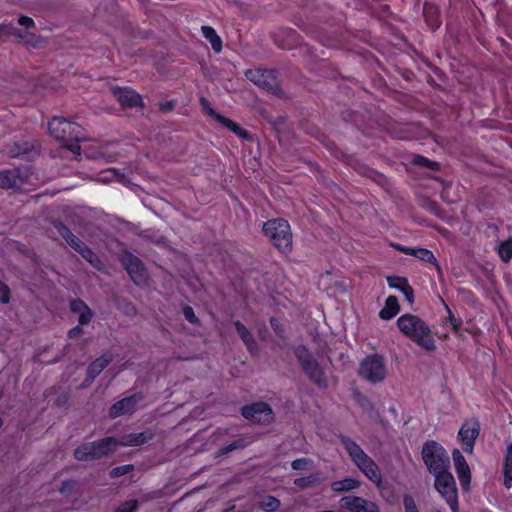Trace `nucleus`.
Returning <instances> with one entry per match:
<instances>
[{
	"label": "nucleus",
	"mask_w": 512,
	"mask_h": 512,
	"mask_svg": "<svg viewBox=\"0 0 512 512\" xmlns=\"http://www.w3.org/2000/svg\"><path fill=\"white\" fill-rule=\"evenodd\" d=\"M400 332L427 352H433L437 346L429 325L419 316L406 313L397 319Z\"/></svg>",
	"instance_id": "nucleus-1"
},
{
	"label": "nucleus",
	"mask_w": 512,
	"mask_h": 512,
	"mask_svg": "<svg viewBox=\"0 0 512 512\" xmlns=\"http://www.w3.org/2000/svg\"><path fill=\"white\" fill-rule=\"evenodd\" d=\"M48 130L51 136L64 143L65 148L74 154H80L79 142L84 139L81 125L62 117H53L48 123Z\"/></svg>",
	"instance_id": "nucleus-2"
},
{
	"label": "nucleus",
	"mask_w": 512,
	"mask_h": 512,
	"mask_svg": "<svg viewBox=\"0 0 512 512\" xmlns=\"http://www.w3.org/2000/svg\"><path fill=\"white\" fill-rule=\"evenodd\" d=\"M340 442L358 469L380 488L382 485V475L375 461L351 438L340 436Z\"/></svg>",
	"instance_id": "nucleus-3"
},
{
	"label": "nucleus",
	"mask_w": 512,
	"mask_h": 512,
	"mask_svg": "<svg viewBox=\"0 0 512 512\" xmlns=\"http://www.w3.org/2000/svg\"><path fill=\"white\" fill-rule=\"evenodd\" d=\"M118 446V438L109 436L81 444L74 450V457L83 462L100 460L112 454Z\"/></svg>",
	"instance_id": "nucleus-4"
},
{
	"label": "nucleus",
	"mask_w": 512,
	"mask_h": 512,
	"mask_svg": "<svg viewBox=\"0 0 512 512\" xmlns=\"http://www.w3.org/2000/svg\"><path fill=\"white\" fill-rule=\"evenodd\" d=\"M262 230L280 252L284 254L291 252L292 232L287 220L281 218L268 220L263 224Z\"/></svg>",
	"instance_id": "nucleus-5"
},
{
	"label": "nucleus",
	"mask_w": 512,
	"mask_h": 512,
	"mask_svg": "<svg viewBox=\"0 0 512 512\" xmlns=\"http://www.w3.org/2000/svg\"><path fill=\"white\" fill-rule=\"evenodd\" d=\"M422 459L430 473L442 474L450 467V458L446 450L438 442L427 440L422 447Z\"/></svg>",
	"instance_id": "nucleus-6"
},
{
	"label": "nucleus",
	"mask_w": 512,
	"mask_h": 512,
	"mask_svg": "<svg viewBox=\"0 0 512 512\" xmlns=\"http://www.w3.org/2000/svg\"><path fill=\"white\" fill-rule=\"evenodd\" d=\"M294 353L308 379L319 388H327L328 381L325 371L312 356L308 348L304 345H299L295 348Z\"/></svg>",
	"instance_id": "nucleus-7"
},
{
	"label": "nucleus",
	"mask_w": 512,
	"mask_h": 512,
	"mask_svg": "<svg viewBox=\"0 0 512 512\" xmlns=\"http://www.w3.org/2000/svg\"><path fill=\"white\" fill-rule=\"evenodd\" d=\"M357 374L360 378L376 384L385 380L387 366L382 355L372 354L366 356L359 364Z\"/></svg>",
	"instance_id": "nucleus-8"
},
{
	"label": "nucleus",
	"mask_w": 512,
	"mask_h": 512,
	"mask_svg": "<svg viewBox=\"0 0 512 512\" xmlns=\"http://www.w3.org/2000/svg\"><path fill=\"white\" fill-rule=\"evenodd\" d=\"M245 76L256 86L273 95L280 96L282 94L278 73L275 70L261 68L249 69L246 71Z\"/></svg>",
	"instance_id": "nucleus-9"
},
{
	"label": "nucleus",
	"mask_w": 512,
	"mask_h": 512,
	"mask_svg": "<svg viewBox=\"0 0 512 512\" xmlns=\"http://www.w3.org/2000/svg\"><path fill=\"white\" fill-rule=\"evenodd\" d=\"M435 489L445 499L452 512H458V494L456 488V482L453 475L447 470L442 474L434 475Z\"/></svg>",
	"instance_id": "nucleus-10"
},
{
	"label": "nucleus",
	"mask_w": 512,
	"mask_h": 512,
	"mask_svg": "<svg viewBox=\"0 0 512 512\" xmlns=\"http://www.w3.org/2000/svg\"><path fill=\"white\" fill-rule=\"evenodd\" d=\"M241 414L245 419L257 424L268 425L274 421V412L266 402L245 405L241 409Z\"/></svg>",
	"instance_id": "nucleus-11"
},
{
	"label": "nucleus",
	"mask_w": 512,
	"mask_h": 512,
	"mask_svg": "<svg viewBox=\"0 0 512 512\" xmlns=\"http://www.w3.org/2000/svg\"><path fill=\"white\" fill-rule=\"evenodd\" d=\"M120 262L137 286L146 283L147 273L143 262L133 253L125 251L120 256Z\"/></svg>",
	"instance_id": "nucleus-12"
},
{
	"label": "nucleus",
	"mask_w": 512,
	"mask_h": 512,
	"mask_svg": "<svg viewBox=\"0 0 512 512\" xmlns=\"http://www.w3.org/2000/svg\"><path fill=\"white\" fill-rule=\"evenodd\" d=\"M29 171L26 168H12L0 171V188L12 189L20 188L28 182Z\"/></svg>",
	"instance_id": "nucleus-13"
},
{
	"label": "nucleus",
	"mask_w": 512,
	"mask_h": 512,
	"mask_svg": "<svg viewBox=\"0 0 512 512\" xmlns=\"http://www.w3.org/2000/svg\"><path fill=\"white\" fill-rule=\"evenodd\" d=\"M201 104L203 107L207 108L206 112L209 116L214 118L218 123L223 125L225 128L233 132L235 135H237L239 138L250 141L252 140V135L242 128L238 123L232 121L231 119L219 114L216 112L213 108L208 107L209 103L205 98H201Z\"/></svg>",
	"instance_id": "nucleus-14"
},
{
	"label": "nucleus",
	"mask_w": 512,
	"mask_h": 512,
	"mask_svg": "<svg viewBox=\"0 0 512 512\" xmlns=\"http://www.w3.org/2000/svg\"><path fill=\"white\" fill-rule=\"evenodd\" d=\"M111 92L123 108H136L143 106L141 95L132 88L114 86L111 88Z\"/></svg>",
	"instance_id": "nucleus-15"
},
{
	"label": "nucleus",
	"mask_w": 512,
	"mask_h": 512,
	"mask_svg": "<svg viewBox=\"0 0 512 512\" xmlns=\"http://www.w3.org/2000/svg\"><path fill=\"white\" fill-rule=\"evenodd\" d=\"M339 503L342 509L350 512H380L374 502L354 495L342 497Z\"/></svg>",
	"instance_id": "nucleus-16"
},
{
	"label": "nucleus",
	"mask_w": 512,
	"mask_h": 512,
	"mask_svg": "<svg viewBox=\"0 0 512 512\" xmlns=\"http://www.w3.org/2000/svg\"><path fill=\"white\" fill-rule=\"evenodd\" d=\"M143 398V394L138 392L117 401L111 406L109 410V416L111 418H117L125 414L133 413L136 405L141 402Z\"/></svg>",
	"instance_id": "nucleus-17"
},
{
	"label": "nucleus",
	"mask_w": 512,
	"mask_h": 512,
	"mask_svg": "<svg viewBox=\"0 0 512 512\" xmlns=\"http://www.w3.org/2000/svg\"><path fill=\"white\" fill-rule=\"evenodd\" d=\"M452 458L455 466V470L464 491H469L471 482V471L466 459L459 449H454L452 452Z\"/></svg>",
	"instance_id": "nucleus-18"
},
{
	"label": "nucleus",
	"mask_w": 512,
	"mask_h": 512,
	"mask_svg": "<svg viewBox=\"0 0 512 512\" xmlns=\"http://www.w3.org/2000/svg\"><path fill=\"white\" fill-rule=\"evenodd\" d=\"M480 432V424L478 421L466 422L459 430V438L463 444V450L472 453L475 441Z\"/></svg>",
	"instance_id": "nucleus-19"
},
{
	"label": "nucleus",
	"mask_w": 512,
	"mask_h": 512,
	"mask_svg": "<svg viewBox=\"0 0 512 512\" xmlns=\"http://www.w3.org/2000/svg\"><path fill=\"white\" fill-rule=\"evenodd\" d=\"M12 157L32 159L39 155L40 145L37 141H20L15 142L10 149Z\"/></svg>",
	"instance_id": "nucleus-20"
},
{
	"label": "nucleus",
	"mask_w": 512,
	"mask_h": 512,
	"mask_svg": "<svg viewBox=\"0 0 512 512\" xmlns=\"http://www.w3.org/2000/svg\"><path fill=\"white\" fill-rule=\"evenodd\" d=\"M113 361L112 354H102L95 359L87 368V378L84 381L85 386H89L94 379Z\"/></svg>",
	"instance_id": "nucleus-21"
},
{
	"label": "nucleus",
	"mask_w": 512,
	"mask_h": 512,
	"mask_svg": "<svg viewBox=\"0 0 512 512\" xmlns=\"http://www.w3.org/2000/svg\"><path fill=\"white\" fill-rule=\"evenodd\" d=\"M154 438V433L151 430H145L139 433H131L124 435L121 439H118L119 446H140Z\"/></svg>",
	"instance_id": "nucleus-22"
},
{
	"label": "nucleus",
	"mask_w": 512,
	"mask_h": 512,
	"mask_svg": "<svg viewBox=\"0 0 512 512\" xmlns=\"http://www.w3.org/2000/svg\"><path fill=\"white\" fill-rule=\"evenodd\" d=\"M234 326H235V329H236L237 333L239 334L241 340L245 344L247 350L252 355H257L259 353V347H258V344L255 341L253 335L250 333V331L246 328V326L242 322H240L238 320L234 322Z\"/></svg>",
	"instance_id": "nucleus-23"
},
{
	"label": "nucleus",
	"mask_w": 512,
	"mask_h": 512,
	"mask_svg": "<svg viewBox=\"0 0 512 512\" xmlns=\"http://www.w3.org/2000/svg\"><path fill=\"white\" fill-rule=\"evenodd\" d=\"M53 226L66 243L75 251L81 248L84 244V242L74 235L72 231L61 221H54Z\"/></svg>",
	"instance_id": "nucleus-24"
},
{
	"label": "nucleus",
	"mask_w": 512,
	"mask_h": 512,
	"mask_svg": "<svg viewBox=\"0 0 512 512\" xmlns=\"http://www.w3.org/2000/svg\"><path fill=\"white\" fill-rule=\"evenodd\" d=\"M70 309L72 312L79 314L78 322L80 325H86L91 321L93 316L92 310L83 300H72L70 303Z\"/></svg>",
	"instance_id": "nucleus-25"
},
{
	"label": "nucleus",
	"mask_w": 512,
	"mask_h": 512,
	"mask_svg": "<svg viewBox=\"0 0 512 512\" xmlns=\"http://www.w3.org/2000/svg\"><path fill=\"white\" fill-rule=\"evenodd\" d=\"M504 486L507 489L512 487V443L508 444L503 460Z\"/></svg>",
	"instance_id": "nucleus-26"
},
{
	"label": "nucleus",
	"mask_w": 512,
	"mask_h": 512,
	"mask_svg": "<svg viewBox=\"0 0 512 512\" xmlns=\"http://www.w3.org/2000/svg\"><path fill=\"white\" fill-rule=\"evenodd\" d=\"M400 310L396 296H389L385 301V306L380 310L379 317L383 320H390L395 317Z\"/></svg>",
	"instance_id": "nucleus-27"
},
{
	"label": "nucleus",
	"mask_w": 512,
	"mask_h": 512,
	"mask_svg": "<svg viewBox=\"0 0 512 512\" xmlns=\"http://www.w3.org/2000/svg\"><path fill=\"white\" fill-rule=\"evenodd\" d=\"M203 36L210 42L212 49L219 53L222 50V40L217 35L214 28L210 26H202L201 28Z\"/></svg>",
	"instance_id": "nucleus-28"
},
{
	"label": "nucleus",
	"mask_w": 512,
	"mask_h": 512,
	"mask_svg": "<svg viewBox=\"0 0 512 512\" xmlns=\"http://www.w3.org/2000/svg\"><path fill=\"white\" fill-rule=\"evenodd\" d=\"M76 252H78L94 268H96L98 270L101 269L102 261L95 254V252L90 247H88L85 243Z\"/></svg>",
	"instance_id": "nucleus-29"
},
{
	"label": "nucleus",
	"mask_w": 512,
	"mask_h": 512,
	"mask_svg": "<svg viewBox=\"0 0 512 512\" xmlns=\"http://www.w3.org/2000/svg\"><path fill=\"white\" fill-rule=\"evenodd\" d=\"M359 485H360V481H358L354 478L348 477V478H345L342 480L334 481L331 484V488L335 492H345V491L353 490V489L359 487Z\"/></svg>",
	"instance_id": "nucleus-30"
},
{
	"label": "nucleus",
	"mask_w": 512,
	"mask_h": 512,
	"mask_svg": "<svg viewBox=\"0 0 512 512\" xmlns=\"http://www.w3.org/2000/svg\"><path fill=\"white\" fill-rule=\"evenodd\" d=\"M10 37H16V38H19V39H23L24 38V34L22 33L21 30L16 28L11 23H9V24H5V23L0 24V40L6 41Z\"/></svg>",
	"instance_id": "nucleus-31"
},
{
	"label": "nucleus",
	"mask_w": 512,
	"mask_h": 512,
	"mask_svg": "<svg viewBox=\"0 0 512 512\" xmlns=\"http://www.w3.org/2000/svg\"><path fill=\"white\" fill-rule=\"evenodd\" d=\"M498 254L505 263H508L512 259V238L503 241L499 245Z\"/></svg>",
	"instance_id": "nucleus-32"
},
{
	"label": "nucleus",
	"mask_w": 512,
	"mask_h": 512,
	"mask_svg": "<svg viewBox=\"0 0 512 512\" xmlns=\"http://www.w3.org/2000/svg\"><path fill=\"white\" fill-rule=\"evenodd\" d=\"M245 446H246V442L244 439H237V440L231 442L230 444L221 447L217 452V456L226 455L234 450L242 449Z\"/></svg>",
	"instance_id": "nucleus-33"
},
{
	"label": "nucleus",
	"mask_w": 512,
	"mask_h": 512,
	"mask_svg": "<svg viewBox=\"0 0 512 512\" xmlns=\"http://www.w3.org/2000/svg\"><path fill=\"white\" fill-rule=\"evenodd\" d=\"M319 478L317 475H310L307 477H300L294 480V484L300 488H311L317 485Z\"/></svg>",
	"instance_id": "nucleus-34"
},
{
	"label": "nucleus",
	"mask_w": 512,
	"mask_h": 512,
	"mask_svg": "<svg viewBox=\"0 0 512 512\" xmlns=\"http://www.w3.org/2000/svg\"><path fill=\"white\" fill-rule=\"evenodd\" d=\"M279 507L280 501L273 496H267L260 503V508L266 512H275Z\"/></svg>",
	"instance_id": "nucleus-35"
},
{
	"label": "nucleus",
	"mask_w": 512,
	"mask_h": 512,
	"mask_svg": "<svg viewBox=\"0 0 512 512\" xmlns=\"http://www.w3.org/2000/svg\"><path fill=\"white\" fill-rule=\"evenodd\" d=\"M416 258H418L424 262H428V263L437 265V260L434 256V254L426 248H417Z\"/></svg>",
	"instance_id": "nucleus-36"
},
{
	"label": "nucleus",
	"mask_w": 512,
	"mask_h": 512,
	"mask_svg": "<svg viewBox=\"0 0 512 512\" xmlns=\"http://www.w3.org/2000/svg\"><path fill=\"white\" fill-rule=\"evenodd\" d=\"M133 470H134V466L132 464L117 466L110 470L109 476L111 478H118V477H121L123 475H126V474L132 472Z\"/></svg>",
	"instance_id": "nucleus-37"
},
{
	"label": "nucleus",
	"mask_w": 512,
	"mask_h": 512,
	"mask_svg": "<svg viewBox=\"0 0 512 512\" xmlns=\"http://www.w3.org/2000/svg\"><path fill=\"white\" fill-rule=\"evenodd\" d=\"M105 174H106V176L101 178V181H103V182H108V181H112V180H117V181L122 182L125 177L124 174L121 173L116 168L108 169L107 171H105Z\"/></svg>",
	"instance_id": "nucleus-38"
},
{
	"label": "nucleus",
	"mask_w": 512,
	"mask_h": 512,
	"mask_svg": "<svg viewBox=\"0 0 512 512\" xmlns=\"http://www.w3.org/2000/svg\"><path fill=\"white\" fill-rule=\"evenodd\" d=\"M138 506V501L136 499H131L119 505L114 512H136Z\"/></svg>",
	"instance_id": "nucleus-39"
},
{
	"label": "nucleus",
	"mask_w": 512,
	"mask_h": 512,
	"mask_svg": "<svg viewBox=\"0 0 512 512\" xmlns=\"http://www.w3.org/2000/svg\"><path fill=\"white\" fill-rule=\"evenodd\" d=\"M404 281H408L405 277H399V276H389L387 277V282L391 288L398 289L400 291H403L404 288Z\"/></svg>",
	"instance_id": "nucleus-40"
},
{
	"label": "nucleus",
	"mask_w": 512,
	"mask_h": 512,
	"mask_svg": "<svg viewBox=\"0 0 512 512\" xmlns=\"http://www.w3.org/2000/svg\"><path fill=\"white\" fill-rule=\"evenodd\" d=\"M182 312H183L185 319L189 323L195 324V325L200 324V321H199L198 317L195 315L194 310L191 306H188V305L184 306Z\"/></svg>",
	"instance_id": "nucleus-41"
},
{
	"label": "nucleus",
	"mask_w": 512,
	"mask_h": 512,
	"mask_svg": "<svg viewBox=\"0 0 512 512\" xmlns=\"http://www.w3.org/2000/svg\"><path fill=\"white\" fill-rule=\"evenodd\" d=\"M77 485V482L75 480H65L62 482L60 488H59V491L60 493L66 495V496H70L75 488V486Z\"/></svg>",
	"instance_id": "nucleus-42"
},
{
	"label": "nucleus",
	"mask_w": 512,
	"mask_h": 512,
	"mask_svg": "<svg viewBox=\"0 0 512 512\" xmlns=\"http://www.w3.org/2000/svg\"><path fill=\"white\" fill-rule=\"evenodd\" d=\"M403 505L405 512H419L413 497L409 494L404 495Z\"/></svg>",
	"instance_id": "nucleus-43"
},
{
	"label": "nucleus",
	"mask_w": 512,
	"mask_h": 512,
	"mask_svg": "<svg viewBox=\"0 0 512 512\" xmlns=\"http://www.w3.org/2000/svg\"><path fill=\"white\" fill-rule=\"evenodd\" d=\"M10 288L0 280V302L8 304L10 302Z\"/></svg>",
	"instance_id": "nucleus-44"
},
{
	"label": "nucleus",
	"mask_w": 512,
	"mask_h": 512,
	"mask_svg": "<svg viewBox=\"0 0 512 512\" xmlns=\"http://www.w3.org/2000/svg\"><path fill=\"white\" fill-rule=\"evenodd\" d=\"M311 463V460L308 458H298L291 463V467L293 470H305L308 465Z\"/></svg>",
	"instance_id": "nucleus-45"
},
{
	"label": "nucleus",
	"mask_w": 512,
	"mask_h": 512,
	"mask_svg": "<svg viewBox=\"0 0 512 512\" xmlns=\"http://www.w3.org/2000/svg\"><path fill=\"white\" fill-rule=\"evenodd\" d=\"M119 308L128 316H134L137 313L135 306L129 301H123V304L119 305Z\"/></svg>",
	"instance_id": "nucleus-46"
},
{
	"label": "nucleus",
	"mask_w": 512,
	"mask_h": 512,
	"mask_svg": "<svg viewBox=\"0 0 512 512\" xmlns=\"http://www.w3.org/2000/svg\"><path fill=\"white\" fill-rule=\"evenodd\" d=\"M404 288H403V291H401L404 296H405V299L410 303L412 304L414 302V290L413 288L411 287V285L408 283V281H404Z\"/></svg>",
	"instance_id": "nucleus-47"
},
{
	"label": "nucleus",
	"mask_w": 512,
	"mask_h": 512,
	"mask_svg": "<svg viewBox=\"0 0 512 512\" xmlns=\"http://www.w3.org/2000/svg\"><path fill=\"white\" fill-rule=\"evenodd\" d=\"M270 325L278 336L283 337L285 330L277 318L271 317Z\"/></svg>",
	"instance_id": "nucleus-48"
},
{
	"label": "nucleus",
	"mask_w": 512,
	"mask_h": 512,
	"mask_svg": "<svg viewBox=\"0 0 512 512\" xmlns=\"http://www.w3.org/2000/svg\"><path fill=\"white\" fill-rule=\"evenodd\" d=\"M18 24L25 27H33L35 25L32 18L24 15L18 18Z\"/></svg>",
	"instance_id": "nucleus-49"
},
{
	"label": "nucleus",
	"mask_w": 512,
	"mask_h": 512,
	"mask_svg": "<svg viewBox=\"0 0 512 512\" xmlns=\"http://www.w3.org/2000/svg\"><path fill=\"white\" fill-rule=\"evenodd\" d=\"M82 333H83V329L81 328V326L79 324L69 330L68 337L71 339H75V338H78L79 336H81Z\"/></svg>",
	"instance_id": "nucleus-50"
},
{
	"label": "nucleus",
	"mask_w": 512,
	"mask_h": 512,
	"mask_svg": "<svg viewBox=\"0 0 512 512\" xmlns=\"http://www.w3.org/2000/svg\"><path fill=\"white\" fill-rule=\"evenodd\" d=\"M412 162L415 165L425 166L429 163V159L421 155H415Z\"/></svg>",
	"instance_id": "nucleus-51"
},
{
	"label": "nucleus",
	"mask_w": 512,
	"mask_h": 512,
	"mask_svg": "<svg viewBox=\"0 0 512 512\" xmlns=\"http://www.w3.org/2000/svg\"><path fill=\"white\" fill-rule=\"evenodd\" d=\"M449 312V319H450V322H451V325L453 326L454 329H458L459 326L461 325V321L460 320H457L454 315L451 313L450 310H448Z\"/></svg>",
	"instance_id": "nucleus-52"
},
{
	"label": "nucleus",
	"mask_w": 512,
	"mask_h": 512,
	"mask_svg": "<svg viewBox=\"0 0 512 512\" xmlns=\"http://www.w3.org/2000/svg\"><path fill=\"white\" fill-rule=\"evenodd\" d=\"M173 103L172 102H165L160 104V108L162 111H170L173 109Z\"/></svg>",
	"instance_id": "nucleus-53"
},
{
	"label": "nucleus",
	"mask_w": 512,
	"mask_h": 512,
	"mask_svg": "<svg viewBox=\"0 0 512 512\" xmlns=\"http://www.w3.org/2000/svg\"><path fill=\"white\" fill-rule=\"evenodd\" d=\"M425 167L431 170H438L440 168V164L438 162L429 160V163H427Z\"/></svg>",
	"instance_id": "nucleus-54"
},
{
	"label": "nucleus",
	"mask_w": 512,
	"mask_h": 512,
	"mask_svg": "<svg viewBox=\"0 0 512 512\" xmlns=\"http://www.w3.org/2000/svg\"><path fill=\"white\" fill-rule=\"evenodd\" d=\"M416 250H417V248H411V247L405 246L404 254L416 257Z\"/></svg>",
	"instance_id": "nucleus-55"
},
{
	"label": "nucleus",
	"mask_w": 512,
	"mask_h": 512,
	"mask_svg": "<svg viewBox=\"0 0 512 512\" xmlns=\"http://www.w3.org/2000/svg\"><path fill=\"white\" fill-rule=\"evenodd\" d=\"M416 250H417V248H411V247L405 246L404 254L416 257Z\"/></svg>",
	"instance_id": "nucleus-56"
},
{
	"label": "nucleus",
	"mask_w": 512,
	"mask_h": 512,
	"mask_svg": "<svg viewBox=\"0 0 512 512\" xmlns=\"http://www.w3.org/2000/svg\"><path fill=\"white\" fill-rule=\"evenodd\" d=\"M392 246H393L397 251H400V252L404 253L405 246H403V245H401V244H392Z\"/></svg>",
	"instance_id": "nucleus-57"
},
{
	"label": "nucleus",
	"mask_w": 512,
	"mask_h": 512,
	"mask_svg": "<svg viewBox=\"0 0 512 512\" xmlns=\"http://www.w3.org/2000/svg\"><path fill=\"white\" fill-rule=\"evenodd\" d=\"M427 9H428V8H427V4H425V5H424V13H426Z\"/></svg>",
	"instance_id": "nucleus-58"
}]
</instances>
